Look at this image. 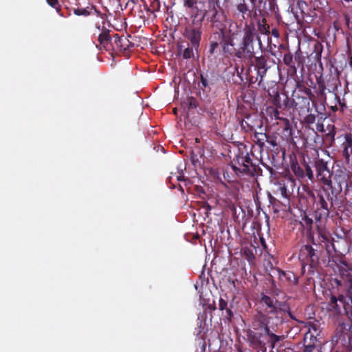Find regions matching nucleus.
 Listing matches in <instances>:
<instances>
[{"label":"nucleus","mask_w":352,"mask_h":352,"mask_svg":"<svg viewBox=\"0 0 352 352\" xmlns=\"http://www.w3.org/2000/svg\"><path fill=\"white\" fill-rule=\"evenodd\" d=\"M278 320V317L273 318L261 311H256L250 319V329L247 331L250 346L254 349H265L266 333H269Z\"/></svg>","instance_id":"1"},{"label":"nucleus","mask_w":352,"mask_h":352,"mask_svg":"<svg viewBox=\"0 0 352 352\" xmlns=\"http://www.w3.org/2000/svg\"><path fill=\"white\" fill-rule=\"evenodd\" d=\"M256 39L258 41V50H262L263 44L260 36L257 34L253 26L246 25L243 30V35L238 47H234L232 41H225L223 43V51L230 52L239 58H244L248 61H252L256 56V47L255 46Z\"/></svg>","instance_id":"2"},{"label":"nucleus","mask_w":352,"mask_h":352,"mask_svg":"<svg viewBox=\"0 0 352 352\" xmlns=\"http://www.w3.org/2000/svg\"><path fill=\"white\" fill-rule=\"evenodd\" d=\"M232 163H235L239 166V167H237L236 164H232L231 166L233 171L238 176L246 175L254 177L262 172L259 166L250 158L245 146H244L243 149H238Z\"/></svg>","instance_id":"3"},{"label":"nucleus","mask_w":352,"mask_h":352,"mask_svg":"<svg viewBox=\"0 0 352 352\" xmlns=\"http://www.w3.org/2000/svg\"><path fill=\"white\" fill-rule=\"evenodd\" d=\"M318 201H316V208L314 211V218L316 221H320L322 219H327L330 212L333 206V201L336 199L335 196L325 188L317 195Z\"/></svg>","instance_id":"4"},{"label":"nucleus","mask_w":352,"mask_h":352,"mask_svg":"<svg viewBox=\"0 0 352 352\" xmlns=\"http://www.w3.org/2000/svg\"><path fill=\"white\" fill-rule=\"evenodd\" d=\"M253 58L254 61L251 66L256 71V76L249 75L248 80L250 85L258 82V85L261 86L267 70L275 64V61L267 54L255 56Z\"/></svg>","instance_id":"5"},{"label":"nucleus","mask_w":352,"mask_h":352,"mask_svg":"<svg viewBox=\"0 0 352 352\" xmlns=\"http://www.w3.org/2000/svg\"><path fill=\"white\" fill-rule=\"evenodd\" d=\"M332 293L329 302V309L336 314H344L352 318V303L342 292Z\"/></svg>","instance_id":"6"},{"label":"nucleus","mask_w":352,"mask_h":352,"mask_svg":"<svg viewBox=\"0 0 352 352\" xmlns=\"http://www.w3.org/2000/svg\"><path fill=\"white\" fill-rule=\"evenodd\" d=\"M352 176L346 170H338L333 177L335 185L328 186L330 187L331 192L337 199L338 196L344 190V195H346L352 187Z\"/></svg>","instance_id":"7"},{"label":"nucleus","mask_w":352,"mask_h":352,"mask_svg":"<svg viewBox=\"0 0 352 352\" xmlns=\"http://www.w3.org/2000/svg\"><path fill=\"white\" fill-rule=\"evenodd\" d=\"M321 252L312 245L306 244L302 245L299 251V259L302 263V270L305 265H309L311 271L319 265Z\"/></svg>","instance_id":"8"},{"label":"nucleus","mask_w":352,"mask_h":352,"mask_svg":"<svg viewBox=\"0 0 352 352\" xmlns=\"http://www.w3.org/2000/svg\"><path fill=\"white\" fill-rule=\"evenodd\" d=\"M336 342L340 341L346 347H352V320L342 322L336 328Z\"/></svg>","instance_id":"9"},{"label":"nucleus","mask_w":352,"mask_h":352,"mask_svg":"<svg viewBox=\"0 0 352 352\" xmlns=\"http://www.w3.org/2000/svg\"><path fill=\"white\" fill-rule=\"evenodd\" d=\"M223 13L219 1L210 0L208 10L205 11L204 18H206L212 25L218 26L223 18Z\"/></svg>","instance_id":"10"},{"label":"nucleus","mask_w":352,"mask_h":352,"mask_svg":"<svg viewBox=\"0 0 352 352\" xmlns=\"http://www.w3.org/2000/svg\"><path fill=\"white\" fill-rule=\"evenodd\" d=\"M314 167L318 180L325 186H331L332 173L329 169L327 163L322 159L317 158L314 161Z\"/></svg>","instance_id":"11"},{"label":"nucleus","mask_w":352,"mask_h":352,"mask_svg":"<svg viewBox=\"0 0 352 352\" xmlns=\"http://www.w3.org/2000/svg\"><path fill=\"white\" fill-rule=\"evenodd\" d=\"M306 96H300L299 94H293V102L294 103V109L299 113H304L305 111H309L310 102L311 96L314 95L309 88L305 90Z\"/></svg>","instance_id":"12"},{"label":"nucleus","mask_w":352,"mask_h":352,"mask_svg":"<svg viewBox=\"0 0 352 352\" xmlns=\"http://www.w3.org/2000/svg\"><path fill=\"white\" fill-rule=\"evenodd\" d=\"M219 75L214 70L206 71L200 74L199 87L204 91H210L212 87L219 82Z\"/></svg>","instance_id":"13"},{"label":"nucleus","mask_w":352,"mask_h":352,"mask_svg":"<svg viewBox=\"0 0 352 352\" xmlns=\"http://www.w3.org/2000/svg\"><path fill=\"white\" fill-rule=\"evenodd\" d=\"M258 302L265 312L269 314H277V303L278 301L276 298H272L264 293H261Z\"/></svg>","instance_id":"14"},{"label":"nucleus","mask_w":352,"mask_h":352,"mask_svg":"<svg viewBox=\"0 0 352 352\" xmlns=\"http://www.w3.org/2000/svg\"><path fill=\"white\" fill-rule=\"evenodd\" d=\"M338 267L339 276L335 278L334 282L338 288H342L343 286L352 282V270L344 263Z\"/></svg>","instance_id":"15"},{"label":"nucleus","mask_w":352,"mask_h":352,"mask_svg":"<svg viewBox=\"0 0 352 352\" xmlns=\"http://www.w3.org/2000/svg\"><path fill=\"white\" fill-rule=\"evenodd\" d=\"M183 36L184 40L188 41L193 47L199 49L201 36V31L199 28H186Z\"/></svg>","instance_id":"16"},{"label":"nucleus","mask_w":352,"mask_h":352,"mask_svg":"<svg viewBox=\"0 0 352 352\" xmlns=\"http://www.w3.org/2000/svg\"><path fill=\"white\" fill-rule=\"evenodd\" d=\"M177 55L182 56L184 59L194 58V51L197 52L198 49L190 45L189 42L185 40H179L177 43Z\"/></svg>","instance_id":"17"},{"label":"nucleus","mask_w":352,"mask_h":352,"mask_svg":"<svg viewBox=\"0 0 352 352\" xmlns=\"http://www.w3.org/2000/svg\"><path fill=\"white\" fill-rule=\"evenodd\" d=\"M270 275L273 277L277 276L280 281L288 284H296L298 279L291 271L284 272L279 268L272 267Z\"/></svg>","instance_id":"18"},{"label":"nucleus","mask_w":352,"mask_h":352,"mask_svg":"<svg viewBox=\"0 0 352 352\" xmlns=\"http://www.w3.org/2000/svg\"><path fill=\"white\" fill-rule=\"evenodd\" d=\"M111 46L114 50L125 52L133 47L134 44L126 37L124 36H120L118 34H115L113 36Z\"/></svg>","instance_id":"19"},{"label":"nucleus","mask_w":352,"mask_h":352,"mask_svg":"<svg viewBox=\"0 0 352 352\" xmlns=\"http://www.w3.org/2000/svg\"><path fill=\"white\" fill-rule=\"evenodd\" d=\"M342 137L344 140L341 144L342 155L346 161L349 162L350 157L352 155V134L351 133H347Z\"/></svg>","instance_id":"20"},{"label":"nucleus","mask_w":352,"mask_h":352,"mask_svg":"<svg viewBox=\"0 0 352 352\" xmlns=\"http://www.w3.org/2000/svg\"><path fill=\"white\" fill-rule=\"evenodd\" d=\"M336 236V238L333 237L331 241V249L334 253L342 254L343 253L346 252L347 250L346 239L339 236L337 234Z\"/></svg>","instance_id":"21"},{"label":"nucleus","mask_w":352,"mask_h":352,"mask_svg":"<svg viewBox=\"0 0 352 352\" xmlns=\"http://www.w3.org/2000/svg\"><path fill=\"white\" fill-rule=\"evenodd\" d=\"M325 134L322 138V142L325 146L331 147L335 143V136L336 134V128L334 124H328L325 130Z\"/></svg>","instance_id":"22"},{"label":"nucleus","mask_w":352,"mask_h":352,"mask_svg":"<svg viewBox=\"0 0 352 352\" xmlns=\"http://www.w3.org/2000/svg\"><path fill=\"white\" fill-rule=\"evenodd\" d=\"M279 331L278 324L276 323L274 327H272L269 333H266V337L269 338L268 342L270 344L271 347L273 349L275 347L276 343L284 339V336H279L276 334Z\"/></svg>","instance_id":"23"},{"label":"nucleus","mask_w":352,"mask_h":352,"mask_svg":"<svg viewBox=\"0 0 352 352\" xmlns=\"http://www.w3.org/2000/svg\"><path fill=\"white\" fill-rule=\"evenodd\" d=\"M109 32L110 31L106 28L102 29L98 39L100 45L107 50L109 49L113 42V38H111Z\"/></svg>","instance_id":"24"},{"label":"nucleus","mask_w":352,"mask_h":352,"mask_svg":"<svg viewBox=\"0 0 352 352\" xmlns=\"http://www.w3.org/2000/svg\"><path fill=\"white\" fill-rule=\"evenodd\" d=\"M313 338L316 340V336L309 329V331L305 333L304 338L305 352H314L315 350L314 342L312 341Z\"/></svg>","instance_id":"25"},{"label":"nucleus","mask_w":352,"mask_h":352,"mask_svg":"<svg viewBox=\"0 0 352 352\" xmlns=\"http://www.w3.org/2000/svg\"><path fill=\"white\" fill-rule=\"evenodd\" d=\"M204 155V150L199 146H195L190 153V160L194 166L201 165L199 159Z\"/></svg>","instance_id":"26"},{"label":"nucleus","mask_w":352,"mask_h":352,"mask_svg":"<svg viewBox=\"0 0 352 352\" xmlns=\"http://www.w3.org/2000/svg\"><path fill=\"white\" fill-rule=\"evenodd\" d=\"M323 52V45L318 41H316L314 43V50L311 54V56L320 65L322 53Z\"/></svg>","instance_id":"27"},{"label":"nucleus","mask_w":352,"mask_h":352,"mask_svg":"<svg viewBox=\"0 0 352 352\" xmlns=\"http://www.w3.org/2000/svg\"><path fill=\"white\" fill-rule=\"evenodd\" d=\"M236 9L241 14L243 19L246 20L248 18L252 17V11L250 10L245 0L236 6Z\"/></svg>","instance_id":"28"},{"label":"nucleus","mask_w":352,"mask_h":352,"mask_svg":"<svg viewBox=\"0 0 352 352\" xmlns=\"http://www.w3.org/2000/svg\"><path fill=\"white\" fill-rule=\"evenodd\" d=\"M267 135H268L265 133H254V141L261 149H263L265 146V144L267 141Z\"/></svg>","instance_id":"29"},{"label":"nucleus","mask_w":352,"mask_h":352,"mask_svg":"<svg viewBox=\"0 0 352 352\" xmlns=\"http://www.w3.org/2000/svg\"><path fill=\"white\" fill-rule=\"evenodd\" d=\"M342 292L346 297L352 303V281L350 283L343 286L342 288H338V291Z\"/></svg>","instance_id":"30"},{"label":"nucleus","mask_w":352,"mask_h":352,"mask_svg":"<svg viewBox=\"0 0 352 352\" xmlns=\"http://www.w3.org/2000/svg\"><path fill=\"white\" fill-rule=\"evenodd\" d=\"M292 170L298 178H303L305 176L304 168L301 167L298 163L292 164Z\"/></svg>","instance_id":"31"},{"label":"nucleus","mask_w":352,"mask_h":352,"mask_svg":"<svg viewBox=\"0 0 352 352\" xmlns=\"http://www.w3.org/2000/svg\"><path fill=\"white\" fill-rule=\"evenodd\" d=\"M283 60L285 65L292 68L294 72H296V67L294 63L293 56L290 52L286 53L284 55Z\"/></svg>","instance_id":"32"},{"label":"nucleus","mask_w":352,"mask_h":352,"mask_svg":"<svg viewBox=\"0 0 352 352\" xmlns=\"http://www.w3.org/2000/svg\"><path fill=\"white\" fill-rule=\"evenodd\" d=\"M267 142L270 144L274 149L278 151L280 148V144L279 141H278L277 136L268 135Z\"/></svg>","instance_id":"33"},{"label":"nucleus","mask_w":352,"mask_h":352,"mask_svg":"<svg viewBox=\"0 0 352 352\" xmlns=\"http://www.w3.org/2000/svg\"><path fill=\"white\" fill-rule=\"evenodd\" d=\"M272 97V104L274 106L279 108L283 109V102L281 101L280 94L278 91H274V94L273 96L270 94Z\"/></svg>","instance_id":"34"},{"label":"nucleus","mask_w":352,"mask_h":352,"mask_svg":"<svg viewBox=\"0 0 352 352\" xmlns=\"http://www.w3.org/2000/svg\"><path fill=\"white\" fill-rule=\"evenodd\" d=\"M258 29L261 34L268 35L270 33V26L266 23L265 19H263L262 23H258Z\"/></svg>","instance_id":"35"},{"label":"nucleus","mask_w":352,"mask_h":352,"mask_svg":"<svg viewBox=\"0 0 352 352\" xmlns=\"http://www.w3.org/2000/svg\"><path fill=\"white\" fill-rule=\"evenodd\" d=\"M313 223H314L313 219L311 218H310L309 217H308L306 214H305L303 215V217H302L301 221H300V223L302 224V226L303 227H305L307 229H311Z\"/></svg>","instance_id":"36"},{"label":"nucleus","mask_w":352,"mask_h":352,"mask_svg":"<svg viewBox=\"0 0 352 352\" xmlns=\"http://www.w3.org/2000/svg\"><path fill=\"white\" fill-rule=\"evenodd\" d=\"M74 14L77 16H87L91 14L90 8L87 7L86 8H75L74 9Z\"/></svg>","instance_id":"37"},{"label":"nucleus","mask_w":352,"mask_h":352,"mask_svg":"<svg viewBox=\"0 0 352 352\" xmlns=\"http://www.w3.org/2000/svg\"><path fill=\"white\" fill-rule=\"evenodd\" d=\"M294 109V103L293 102V98L289 99L287 95H285V98L283 101V109Z\"/></svg>","instance_id":"38"},{"label":"nucleus","mask_w":352,"mask_h":352,"mask_svg":"<svg viewBox=\"0 0 352 352\" xmlns=\"http://www.w3.org/2000/svg\"><path fill=\"white\" fill-rule=\"evenodd\" d=\"M335 100L336 101V104H337V106H339L338 109L340 111L343 112L347 108L344 99L341 100L340 96L336 94H335Z\"/></svg>","instance_id":"39"},{"label":"nucleus","mask_w":352,"mask_h":352,"mask_svg":"<svg viewBox=\"0 0 352 352\" xmlns=\"http://www.w3.org/2000/svg\"><path fill=\"white\" fill-rule=\"evenodd\" d=\"M278 109L276 107L270 106L267 107V112L270 113L272 116H274L276 120H280Z\"/></svg>","instance_id":"40"},{"label":"nucleus","mask_w":352,"mask_h":352,"mask_svg":"<svg viewBox=\"0 0 352 352\" xmlns=\"http://www.w3.org/2000/svg\"><path fill=\"white\" fill-rule=\"evenodd\" d=\"M232 306L227 307L224 309L223 311L222 315L223 316L224 318L227 320L229 322L232 321V319L233 318V312L231 309Z\"/></svg>","instance_id":"41"},{"label":"nucleus","mask_w":352,"mask_h":352,"mask_svg":"<svg viewBox=\"0 0 352 352\" xmlns=\"http://www.w3.org/2000/svg\"><path fill=\"white\" fill-rule=\"evenodd\" d=\"M47 3L52 6V8H55L56 12L60 15L63 16V14L60 13L61 8L59 4L58 0H46Z\"/></svg>","instance_id":"42"},{"label":"nucleus","mask_w":352,"mask_h":352,"mask_svg":"<svg viewBox=\"0 0 352 352\" xmlns=\"http://www.w3.org/2000/svg\"><path fill=\"white\" fill-rule=\"evenodd\" d=\"M277 192H279L281 197L283 198H288L289 197V192H288L287 188L285 184H280L277 189Z\"/></svg>","instance_id":"43"},{"label":"nucleus","mask_w":352,"mask_h":352,"mask_svg":"<svg viewBox=\"0 0 352 352\" xmlns=\"http://www.w3.org/2000/svg\"><path fill=\"white\" fill-rule=\"evenodd\" d=\"M303 166L305 168L304 170L305 176H307L310 180H312L314 179V173L311 166L305 162L303 164Z\"/></svg>","instance_id":"44"},{"label":"nucleus","mask_w":352,"mask_h":352,"mask_svg":"<svg viewBox=\"0 0 352 352\" xmlns=\"http://www.w3.org/2000/svg\"><path fill=\"white\" fill-rule=\"evenodd\" d=\"M219 47V43L217 41H211L208 48V53L210 54H214L217 53Z\"/></svg>","instance_id":"45"},{"label":"nucleus","mask_w":352,"mask_h":352,"mask_svg":"<svg viewBox=\"0 0 352 352\" xmlns=\"http://www.w3.org/2000/svg\"><path fill=\"white\" fill-rule=\"evenodd\" d=\"M199 105L197 100L193 97L188 98V109H196Z\"/></svg>","instance_id":"46"},{"label":"nucleus","mask_w":352,"mask_h":352,"mask_svg":"<svg viewBox=\"0 0 352 352\" xmlns=\"http://www.w3.org/2000/svg\"><path fill=\"white\" fill-rule=\"evenodd\" d=\"M320 236L322 238V243H329L331 244V241L333 239V237L329 233H322L320 234Z\"/></svg>","instance_id":"47"},{"label":"nucleus","mask_w":352,"mask_h":352,"mask_svg":"<svg viewBox=\"0 0 352 352\" xmlns=\"http://www.w3.org/2000/svg\"><path fill=\"white\" fill-rule=\"evenodd\" d=\"M315 121L316 116L314 114L309 113L305 118V122L307 124H314Z\"/></svg>","instance_id":"48"},{"label":"nucleus","mask_w":352,"mask_h":352,"mask_svg":"<svg viewBox=\"0 0 352 352\" xmlns=\"http://www.w3.org/2000/svg\"><path fill=\"white\" fill-rule=\"evenodd\" d=\"M227 307H228L227 300L220 298L219 300V309L223 311Z\"/></svg>","instance_id":"49"},{"label":"nucleus","mask_w":352,"mask_h":352,"mask_svg":"<svg viewBox=\"0 0 352 352\" xmlns=\"http://www.w3.org/2000/svg\"><path fill=\"white\" fill-rule=\"evenodd\" d=\"M326 89H327L326 85H318L316 92L318 96H323L325 95Z\"/></svg>","instance_id":"50"},{"label":"nucleus","mask_w":352,"mask_h":352,"mask_svg":"<svg viewBox=\"0 0 352 352\" xmlns=\"http://www.w3.org/2000/svg\"><path fill=\"white\" fill-rule=\"evenodd\" d=\"M245 255L247 256V258L248 261H252L255 258L254 254L252 252V250L246 249L244 250Z\"/></svg>","instance_id":"51"},{"label":"nucleus","mask_w":352,"mask_h":352,"mask_svg":"<svg viewBox=\"0 0 352 352\" xmlns=\"http://www.w3.org/2000/svg\"><path fill=\"white\" fill-rule=\"evenodd\" d=\"M197 3V0H184V6L189 8H192Z\"/></svg>","instance_id":"52"},{"label":"nucleus","mask_w":352,"mask_h":352,"mask_svg":"<svg viewBox=\"0 0 352 352\" xmlns=\"http://www.w3.org/2000/svg\"><path fill=\"white\" fill-rule=\"evenodd\" d=\"M302 56L300 54H296L294 56L295 61L298 62V67H300V65L303 67V63L302 61Z\"/></svg>","instance_id":"53"},{"label":"nucleus","mask_w":352,"mask_h":352,"mask_svg":"<svg viewBox=\"0 0 352 352\" xmlns=\"http://www.w3.org/2000/svg\"><path fill=\"white\" fill-rule=\"evenodd\" d=\"M243 70H244L243 67H241V69L239 70V67L238 65H236L234 67V72H236L237 73V75H238V76L240 77L241 81H243V78L241 76V74L243 73Z\"/></svg>","instance_id":"54"},{"label":"nucleus","mask_w":352,"mask_h":352,"mask_svg":"<svg viewBox=\"0 0 352 352\" xmlns=\"http://www.w3.org/2000/svg\"><path fill=\"white\" fill-rule=\"evenodd\" d=\"M241 126L246 131L250 130L252 126L243 119L241 121Z\"/></svg>","instance_id":"55"},{"label":"nucleus","mask_w":352,"mask_h":352,"mask_svg":"<svg viewBox=\"0 0 352 352\" xmlns=\"http://www.w3.org/2000/svg\"><path fill=\"white\" fill-rule=\"evenodd\" d=\"M324 246H325V249H326L327 252L329 254H331V253L333 252V250L331 249V243H324Z\"/></svg>","instance_id":"56"},{"label":"nucleus","mask_w":352,"mask_h":352,"mask_svg":"<svg viewBox=\"0 0 352 352\" xmlns=\"http://www.w3.org/2000/svg\"><path fill=\"white\" fill-rule=\"evenodd\" d=\"M270 33L272 34V36H274L276 38L279 37V31L276 28H273Z\"/></svg>","instance_id":"57"},{"label":"nucleus","mask_w":352,"mask_h":352,"mask_svg":"<svg viewBox=\"0 0 352 352\" xmlns=\"http://www.w3.org/2000/svg\"><path fill=\"white\" fill-rule=\"evenodd\" d=\"M316 130L318 131H325L324 129V125L322 123L318 122L316 125Z\"/></svg>","instance_id":"58"},{"label":"nucleus","mask_w":352,"mask_h":352,"mask_svg":"<svg viewBox=\"0 0 352 352\" xmlns=\"http://www.w3.org/2000/svg\"><path fill=\"white\" fill-rule=\"evenodd\" d=\"M316 82H317V85H325V82H324V79H323L322 76H320L318 78H316Z\"/></svg>","instance_id":"59"},{"label":"nucleus","mask_w":352,"mask_h":352,"mask_svg":"<svg viewBox=\"0 0 352 352\" xmlns=\"http://www.w3.org/2000/svg\"><path fill=\"white\" fill-rule=\"evenodd\" d=\"M91 10H94V14H96L97 16H101V12H100V11H99V10L96 8V6H92L91 7H90V11L91 12Z\"/></svg>","instance_id":"60"},{"label":"nucleus","mask_w":352,"mask_h":352,"mask_svg":"<svg viewBox=\"0 0 352 352\" xmlns=\"http://www.w3.org/2000/svg\"><path fill=\"white\" fill-rule=\"evenodd\" d=\"M138 2V0H128L126 3V6H129L130 3H131L133 5L136 4Z\"/></svg>","instance_id":"61"},{"label":"nucleus","mask_w":352,"mask_h":352,"mask_svg":"<svg viewBox=\"0 0 352 352\" xmlns=\"http://www.w3.org/2000/svg\"><path fill=\"white\" fill-rule=\"evenodd\" d=\"M330 108H331V111L333 112H336L338 110H339L338 107L337 106V104H336L334 106H331Z\"/></svg>","instance_id":"62"},{"label":"nucleus","mask_w":352,"mask_h":352,"mask_svg":"<svg viewBox=\"0 0 352 352\" xmlns=\"http://www.w3.org/2000/svg\"><path fill=\"white\" fill-rule=\"evenodd\" d=\"M307 194L309 196H310L313 198H315V195H314V192L312 190H311L310 189H308Z\"/></svg>","instance_id":"63"},{"label":"nucleus","mask_w":352,"mask_h":352,"mask_svg":"<svg viewBox=\"0 0 352 352\" xmlns=\"http://www.w3.org/2000/svg\"><path fill=\"white\" fill-rule=\"evenodd\" d=\"M229 208L232 210V211H235L236 210V207H235V205L234 204H231L230 206H229Z\"/></svg>","instance_id":"64"}]
</instances>
